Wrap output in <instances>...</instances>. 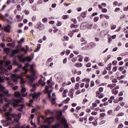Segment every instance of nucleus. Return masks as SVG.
Listing matches in <instances>:
<instances>
[{
    "label": "nucleus",
    "mask_w": 128,
    "mask_h": 128,
    "mask_svg": "<svg viewBox=\"0 0 128 128\" xmlns=\"http://www.w3.org/2000/svg\"><path fill=\"white\" fill-rule=\"evenodd\" d=\"M26 78L28 80V82L30 84V86H32V88L30 90L31 93L30 94V96H32V98H36L40 96V93L37 94L36 92H34L36 90V84H32V82H34V75H27Z\"/></svg>",
    "instance_id": "f257e3e1"
},
{
    "label": "nucleus",
    "mask_w": 128,
    "mask_h": 128,
    "mask_svg": "<svg viewBox=\"0 0 128 128\" xmlns=\"http://www.w3.org/2000/svg\"><path fill=\"white\" fill-rule=\"evenodd\" d=\"M4 64V61L2 60H0V70H2L0 72L1 74H6V76H8V73L6 72H8V70H10L12 68V66L10 65V61L6 60L4 62V66H2Z\"/></svg>",
    "instance_id": "f03ea898"
},
{
    "label": "nucleus",
    "mask_w": 128,
    "mask_h": 128,
    "mask_svg": "<svg viewBox=\"0 0 128 128\" xmlns=\"http://www.w3.org/2000/svg\"><path fill=\"white\" fill-rule=\"evenodd\" d=\"M22 102V100H18L16 99H12L10 100V103L12 106L13 108H18V106H20V108H18V110L19 112H22V110L24 108V105L21 104L18 105L19 104H20V102Z\"/></svg>",
    "instance_id": "7ed1b4c3"
},
{
    "label": "nucleus",
    "mask_w": 128,
    "mask_h": 128,
    "mask_svg": "<svg viewBox=\"0 0 128 128\" xmlns=\"http://www.w3.org/2000/svg\"><path fill=\"white\" fill-rule=\"evenodd\" d=\"M4 116L7 120H12V118H14V120H16V118L20 119V118H22V114L20 113H18V114H12L8 112H7L5 113Z\"/></svg>",
    "instance_id": "20e7f679"
},
{
    "label": "nucleus",
    "mask_w": 128,
    "mask_h": 128,
    "mask_svg": "<svg viewBox=\"0 0 128 128\" xmlns=\"http://www.w3.org/2000/svg\"><path fill=\"white\" fill-rule=\"evenodd\" d=\"M45 90L46 91V92H48V96L49 100H50L52 104V105L56 104V98H52L50 96V93L52 92V89L50 90V87L48 86H45Z\"/></svg>",
    "instance_id": "39448f33"
},
{
    "label": "nucleus",
    "mask_w": 128,
    "mask_h": 128,
    "mask_svg": "<svg viewBox=\"0 0 128 128\" xmlns=\"http://www.w3.org/2000/svg\"><path fill=\"white\" fill-rule=\"evenodd\" d=\"M34 54H31L30 56H26L24 58V54H22V56H18V58L20 62H32V60H34Z\"/></svg>",
    "instance_id": "423d86ee"
},
{
    "label": "nucleus",
    "mask_w": 128,
    "mask_h": 128,
    "mask_svg": "<svg viewBox=\"0 0 128 128\" xmlns=\"http://www.w3.org/2000/svg\"><path fill=\"white\" fill-rule=\"evenodd\" d=\"M22 48L20 46V45L18 44L16 46V48L15 50H14L12 52V54H10V56L11 58H14V56H16V54H18L20 52H22Z\"/></svg>",
    "instance_id": "0eeeda50"
},
{
    "label": "nucleus",
    "mask_w": 128,
    "mask_h": 128,
    "mask_svg": "<svg viewBox=\"0 0 128 128\" xmlns=\"http://www.w3.org/2000/svg\"><path fill=\"white\" fill-rule=\"evenodd\" d=\"M18 78H20V84H24L26 82L24 80V78L22 76H18L16 74H13L12 75V80L14 82H18Z\"/></svg>",
    "instance_id": "6e6552de"
},
{
    "label": "nucleus",
    "mask_w": 128,
    "mask_h": 128,
    "mask_svg": "<svg viewBox=\"0 0 128 128\" xmlns=\"http://www.w3.org/2000/svg\"><path fill=\"white\" fill-rule=\"evenodd\" d=\"M61 124L62 126H64L65 128H70L68 124L66 123V118H62Z\"/></svg>",
    "instance_id": "1a4fd4ad"
},
{
    "label": "nucleus",
    "mask_w": 128,
    "mask_h": 128,
    "mask_svg": "<svg viewBox=\"0 0 128 128\" xmlns=\"http://www.w3.org/2000/svg\"><path fill=\"white\" fill-rule=\"evenodd\" d=\"M108 34V30H104L100 32V36L102 38H104V36H106Z\"/></svg>",
    "instance_id": "9d476101"
},
{
    "label": "nucleus",
    "mask_w": 128,
    "mask_h": 128,
    "mask_svg": "<svg viewBox=\"0 0 128 128\" xmlns=\"http://www.w3.org/2000/svg\"><path fill=\"white\" fill-rule=\"evenodd\" d=\"M55 78H56V80L58 82H62V76L60 75V74H56L55 75Z\"/></svg>",
    "instance_id": "9b49d317"
},
{
    "label": "nucleus",
    "mask_w": 128,
    "mask_h": 128,
    "mask_svg": "<svg viewBox=\"0 0 128 128\" xmlns=\"http://www.w3.org/2000/svg\"><path fill=\"white\" fill-rule=\"evenodd\" d=\"M25 92H26V88L24 87H22L21 90V94H22V96H24V97L26 96H28V92H26L24 94Z\"/></svg>",
    "instance_id": "f8f14e48"
},
{
    "label": "nucleus",
    "mask_w": 128,
    "mask_h": 128,
    "mask_svg": "<svg viewBox=\"0 0 128 128\" xmlns=\"http://www.w3.org/2000/svg\"><path fill=\"white\" fill-rule=\"evenodd\" d=\"M1 122L3 126H4L5 128L10 124V122L8 120H2Z\"/></svg>",
    "instance_id": "ddd939ff"
},
{
    "label": "nucleus",
    "mask_w": 128,
    "mask_h": 128,
    "mask_svg": "<svg viewBox=\"0 0 128 128\" xmlns=\"http://www.w3.org/2000/svg\"><path fill=\"white\" fill-rule=\"evenodd\" d=\"M50 82H52V78H50V80H48L46 82V84H48V86H48L49 88H52V84H54V83L52 82L51 83V84H50Z\"/></svg>",
    "instance_id": "4468645a"
},
{
    "label": "nucleus",
    "mask_w": 128,
    "mask_h": 128,
    "mask_svg": "<svg viewBox=\"0 0 128 128\" xmlns=\"http://www.w3.org/2000/svg\"><path fill=\"white\" fill-rule=\"evenodd\" d=\"M28 66H30V64H25L24 66L22 68V70L24 71V74H28V68H28Z\"/></svg>",
    "instance_id": "2eb2a0df"
},
{
    "label": "nucleus",
    "mask_w": 128,
    "mask_h": 128,
    "mask_svg": "<svg viewBox=\"0 0 128 128\" xmlns=\"http://www.w3.org/2000/svg\"><path fill=\"white\" fill-rule=\"evenodd\" d=\"M81 44L80 46H86V44H88V42H86V39H84V38H81Z\"/></svg>",
    "instance_id": "dca6fc26"
},
{
    "label": "nucleus",
    "mask_w": 128,
    "mask_h": 128,
    "mask_svg": "<svg viewBox=\"0 0 128 128\" xmlns=\"http://www.w3.org/2000/svg\"><path fill=\"white\" fill-rule=\"evenodd\" d=\"M28 46H26V48H21V50L22 52H24L25 54H26L28 52Z\"/></svg>",
    "instance_id": "f3484780"
},
{
    "label": "nucleus",
    "mask_w": 128,
    "mask_h": 128,
    "mask_svg": "<svg viewBox=\"0 0 128 128\" xmlns=\"http://www.w3.org/2000/svg\"><path fill=\"white\" fill-rule=\"evenodd\" d=\"M96 98H104V96L100 92H96Z\"/></svg>",
    "instance_id": "a211bd4d"
},
{
    "label": "nucleus",
    "mask_w": 128,
    "mask_h": 128,
    "mask_svg": "<svg viewBox=\"0 0 128 128\" xmlns=\"http://www.w3.org/2000/svg\"><path fill=\"white\" fill-rule=\"evenodd\" d=\"M82 26L83 28H87L88 22H84L81 24L80 27Z\"/></svg>",
    "instance_id": "6ab92c4d"
},
{
    "label": "nucleus",
    "mask_w": 128,
    "mask_h": 128,
    "mask_svg": "<svg viewBox=\"0 0 128 128\" xmlns=\"http://www.w3.org/2000/svg\"><path fill=\"white\" fill-rule=\"evenodd\" d=\"M4 92L7 96H12V94L8 93V90H4Z\"/></svg>",
    "instance_id": "aec40b11"
},
{
    "label": "nucleus",
    "mask_w": 128,
    "mask_h": 128,
    "mask_svg": "<svg viewBox=\"0 0 128 128\" xmlns=\"http://www.w3.org/2000/svg\"><path fill=\"white\" fill-rule=\"evenodd\" d=\"M38 26L40 30H44V26L42 24H38Z\"/></svg>",
    "instance_id": "412c9836"
},
{
    "label": "nucleus",
    "mask_w": 128,
    "mask_h": 128,
    "mask_svg": "<svg viewBox=\"0 0 128 128\" xmlns=\"http://www.w3.org/2000/svg\"><path fill=\"white\" fill-rule=\"evenodd\" d=\"M22 68V66L18 65L17 68L14 70V72H20V68Z\"/></svg>",
    "instance_id": "4be33fe9"
},
{
    "label": "nucleus",
    "mask_w": 128,
    "mask_h": 128,
    "mask_svg": "<svg viewBox=\"0 0 128 128\" xmlns=\"http://www.w3.org/2000/svg\"><path fill=\"white\" fill-rule=\"evenodd\" d=\"M93 26V24L92 23H88L87 24V28L88 30H92V28Z\"/></svg>",
    "instance_id": "5701e85b"
},
{
    "label": "nucleus",
    "mask_w": 128,
    "mask_h": 128,
    "mask_svg": "<svg viewBox=\"0 0 128 128\" xmlns=\"http://www.w3.org/2000/svg\"><path fill=\"white\" fill-rule=\"evenodd\" d=\"M74 66H76V68H82V64L76 63L74 64Z\"/></svg>",
    "instance_id": "b1692460"
},
{
    "label": "nucleus",
    "mask_w": 128,
    "mask_h": 128,
    "mask_svg": "<svg viewBox=\"0 0 128 128\" xmlns=\"http://www.w3.org/2000/svg\"><path fill=\"white\" fill-rule=\"evenodd\" d=\"M10 104H7L3 107L4 112H6L8 110V108Z\"/></svg>",
    "instance_id": "393cba45"
},
{
    "label": "nucleus",
    "mask_w": 128,
    "mask_h": 128,
    "mask_svg": "<svg viewBox=\"0 0 128 128\" xmlns=\"http://www.w3.org/2000/svg\"><path fill=\"white\" fill-rule=\"evenodd\" d=\"M4 96V94H2L0 93V104H2L4 102V99L2 98V97Z\"/></svg>",
    "instance_id": "a878e982"
},
{
    "label": "nucleus",
    "mask_w": 128,
    "mask_h": 128,
    "mask_svg": "<svg viewBox=\"0 0 128 128\" xmlns=\"http://www.w3.org/2000/svg\"><path fill=\"white\" fill-rule=\"evenodd\" d=\"M112 94H115V96H116V94H118V90H116V89H112Z\"/></svg>",
    "instance_id": "bb28decb"
},
{
    "label": "nucleus",
    "mask_w": 128,
    "mask_h": 128,
    "mask_svg": "<svg viewBox=\"0 0 128 128\" xmlns=\"http://www.w3.org/2000/svg\"><path fill=\"white\" fill-rule=\"evenodd\" d=\"M22 94L20 92H15L14 93V96H17L18 98L20 97Z\"/></svg>",
    "instance_id": "cd10ccee"
},
{
    "label": "nucleus",
    "mask_w": 128,
    "mask_h": 128,
    "mask_svg": "<svg viewBox=\"0 0 128 128\" xmlns=\"http://www.w3.org/2000/svg\"><path fill=\"white\" fill-rule=\"evenodd\" d=\"M4 52H6V54H9L10 52V48H4Z\"/></svg>",
    "instance_id": "c85d7f7f"
},
{
    "label": "nucleus",
    "mask_w": 128,
    "mask_h": 128,
    "mask_svg": "<svg viewBox=\"0 0 128 128\" xmlns=\"http://www.w3.org/2000/svg\"><path fill=\"white\" fill-rule=\"evenodd\" d=\"M30 72H32L33 74H34V64L30 65Z\"/></svg>",
    "instance_id": "c756f323"
},
{
    "label": "nucleus",
    "mask_w": 128,
    "mask_h": 128,
    "mask_svg": "<svg viewBox=\"0 0 128 128\" xmlns=\"http://www.w3.org/2000/svg\"><path fill=\"white\" fill-rule=\"evenodd\" d=\"M106 70H112V63H110L108 64V66L106 68Z\"/></svg>",
    "instance_id": "7c9ffc66"
},
{
    "label": "nucleus",
    "mask_w": 128,
    "mask_h": 128,
    "mask_svg": "<svg viewBox=\"0 0 128 128\" xmlns=\"http://www.w3.org/2000/svg\"><path fill=\"white\" fill-rule=\"evenodd\" d=\"M53 114L52 112L50 111V110H48L45 112V114Z\"/></svg>",
    "instance_id": "2f4dec72"
},
{
    "label": "nucleus",
    "mask_w": 128,
    "mask_h": 128,
    "mask_svg": "<svg viewBox=\"0 0 128 128\" xmlns=\"http://www.w3.org/2000/svg\"><path fill=\"white\" fill-rule=\"evenodd\" d=\"M60 128V124L58 123L55 126H53V128Z\"/></svg>",
    "instance_id": "473e14b6"
},
{
    "label": "nucleus",
    "mask_w": 128,
    "mask_h": 128,
    "mask_svg": "<svg viewBox=\"0 0 128 128\" xmlns=\"http://www.w3.org/2000/svg\"><path fill=\"white\" fill-rule=\"evenodd\" d=\"M4 32H10V29L8 28V27H5L4 28Z\"/></svg>",
    "instance_id": "72a5a7b5"
},
{
    "label": "nucleus",
    "mask_w": 128,
    "mask_h": 128,
    "mask_svg": "<svg viewBox=\"0 0 128 128\" xmlns=\"http://www.w3.org/2000/svg\"><path fill=\"white\" fill-rule=\"evenodd\" d=\"M4 78L6 77L2 78V76H0V82H4Z\"/></svg>",
    "instance_id": "f704fd0d"
},
{
    "label": "nucleus",
    "mask_w": 128,
    "mask_h": 128,
    "mask_svg": "<svg viewBox=\"0 0 128 128\" xmlns=\"http://www.w3.org/2000/svg\"><path fill=\"white\" fill-rule=\"evenodd\" d=\"M41 45L40 44H38L37 46V49L34 50L35 52H38L40 50V48Z\"/></svg>",
    "instance_id": "c9c22d12"
},
{
    "label": "nucleus",
    "mask_w": 128,
    "mask_h": 128,
    "mask_svg": "<svg viewBox=\"0 0 128 128\" xmlns=\"http://www.w3.org/2000/svg\"><path fill=\"white\" fill-rule=\"evenodd\" d=\"M71 22H74V24H76L78 22V21H76V18H72Z\"/></svg>",
    "instance_id": "e433bc0d"
},
{
    "label": "nucleus",
    "mask_w": 128,
    "mask_h": 128,
    "mask_svg": "<svg viewBox=\"0 0 128 128\" xmlns=\"http://www.w3.org/2000/svg\"><path fill=\"white\" fill-rule=\"evenodd\" d=\"M10 44L12 48H14V46H16V41L13 42L12 43H10Z\"/></svg>",
    "instance_id": "4c0bfd02"
},
{
    "label": "nucleus",
    "mask_w": 128,
    "mask_h": 128,
    "mask_svg": "<svg viewBox=\"0 0 128 128\" xmlns=\"http://www.w3.org/2000/svg\"><path fill=\"white\" fill-rule=\"evenodd\" d=\"M70 92L72 94V96L71 98H74V96H74V89H70Z\"/></svg>",
    "instance_id": "58836bf2"
},
{
    "label": "nucleus",
    "mask_w": 128,
    "mask_h": 128,
    "mask_svg": "<svg viewBox=\"0 0 128 128\" xmlns=\"http://www.w3.org/2000/svg\"><path fill=\"white\" fill-rule=\"evenodd\" d=\"M62 18L64 20H66L70 18V16H68V15H64L62 16Z\"/></svg>",
    "instance_id": "ea45409f"
},
{
    "label": "nucleus",
    "mask_w": 128,
    "mask_h": 128,
    "mask_svg": "<svg viewBox=\"0 0 128 128\" xmlns=\"http://www.w3.org/2000/svg\"><path fill=\"white\" fill-rule=\"evenodd\" d=\"M24 42V38H22L20 40L18 41V44H22V42Z\"/></svg>",
    "instance_id": "a19ab883"
},
{
    "label": "nucleus",
    "mask_w": 128,
    "mask_h": 128,
    "mask_svg": "<svg viewBox=\"0 0 128 128\" xmlns=\"http://www.w3.org/2000/svg\"><path fill=\"white\" fill-rule=\"evenodd\" d=\"M88 60H90V58H88V57L86 56L84 58V62H88Z\"/></svg>",
    "instance_id": "79ce46f5"
},
{
    "label": "nucleus",
    "mask_w": 128,
    "mask_h": 128,
    "mask_svg": "<svg viewBox=\"0 0 128 128\" xmlns=\"http://www.w3.org/2000/svg\"><path fill=\"white\" fill-rule=\"evenodd\" d=\"M78 88H80V84L77 83L75 85V89L78 90Z\"/></svg>",
    "instance_id": "37998d69"
},
{
    "label": "nucleus",
    "mask_w": 128,
    "mask_h": 128,
    "mask_svg": "<svg viewBox=\"0 0 128 128\" xmlns=\"http://www.w3.org/2000/svg\"><path fill=\"white\" fill-rule=\"evenodd\" d=\"M42 22H44V24H46V22H48V18H44L42 20Z\"/></svg>",
    "instance_id": "c03bdc74"
},
{
    "label": "nucleus",
    "mask_w": 128,
    "mask_h": 128,
    "mask_svg": "<svg viewBox=\"0 0 128 128\" xmlns=\"http://www.w3.org/2000/svg\"><path fill=\"white\" fill-rule=\"evenodd\" d=\"M78 30H79L78 29L73 30L72 31V34H74V32H78Z\"/></svg>",
    "instance_id": "a18cd8bd"
},
{
    "label": "nucleus",
    "mask_w": 128,
    "mask_h": 128,
    "mask_svg": "<svg viewBox=\"0 0 128 128\" xmlns=\"http://www.w3.org/2000/svg\"><path fill=\"white\" fill-rule=\"evenodd\" d=\"M99 91H98V92H104V88L102 87H100L99 88V90H98Z\"/></svg>",
    "instance_id": "49530a36"
},
{
    "label": "nucleus",
    "mask_w": 128,
    "mask_h": 128,
    "mask_svg": "<svg viewBox=\"0 0 128 128\" xmlns=\"http://www.w3.org/2000/svg\"><path fill=\"white\" fill-rule=\"evenodd\" d=\"M98 20H99L98 16H96L94 18V22H98Z\"/></svg>",
    "instance_id": "de8ad7c7"
},
{
    "label": "nucleus",
    "mask_w": 128,
    "mask_h": 128,
    "mask_svg": "<svg viewBox=\"0 0 128 128\" xmlns=\"http://www.w3.org/2000/svg\"><path fill=\"white\" fill-rule=\"evenodd\" d=\"M32 22H36V16H33L32 18Z\"/></svg>",
    "instance_id": "09e8293b"
},
{
    "label": "nucleus",
    "mask_w": 128,
    "mask_h": 128,
    "mask_svg": "<svg viewBox=\"0 0 128 128\" xmlns=\"http://www.w3.org/2000/svg\"><path fill=\"white\" fill-rule=\"evenodd\" d=\"M116 28V26L114 24L111 25V30H114Z\"/></svg>",
    "instance_id": "8fccbe9b"
},
{
    "label": "nucleus",
    "mask_w": 128,
    "mask_h": 128,
    "mask_svg": "<svg viewBox=\"0 0 128 128\" xmlns=\"http://www.w3.org/2000/svg\"><path fill=\"white\" fill-rule=\"evenodd\" d=\"M4 90V86L2 85H0V90L2 91Z\"/></svg>",
    "instance_id": "3c124183"
},
{
    "label": "nucleus",
    "mask_w": 128,
    "mask_h": 128,
    "mask_svg": "<svg viewBox=\"0 0 128 128\" xmlns=\"http://www.w3.org/2000/svg\"><path fill=\"white\" fill-rule=\"evenodd\" d=\"M81 16H82V18H86V12H82L81 14Z\"/></svg>",
    "instance_id": "603ef678"
},
{
    "label": "nucleus",
    "mask_w": 128,
    "mask_h": 128,
    "mask_svg": "<svg viewBox=\"0 0 128 128\" xmlns=\"http://www.w3.org/2000/svg\"><path fill=\"white\" fill-rule=\"evenodd\" d=\"M100 116H101V118H104V116H106V113H101Z\"/></svg>",
    "instance_id": "864d4df0"
},
{
    "label": "nucleus",
    "mask_w": 128,
    "mask_h": 128,
    "mask_svg": "<svg viewBox=\"0 0 128 128\" xmlns=\"http://www.w3.org/2000/svg\"><path fill=\"white\" fill-rule=\"evenodd\" d=\"M117 62H118L116 60H114L112 62V64H113V66H116Z\"/></svg>",
    "instance_id": "5fc2aeb1"
},
{
    "label": "nucleus",
    "mask_w": 128,
    "mask_h": 128,
    "mask_svg": "<svg viewBox=\"0 0 128 128\" xmlns=\"http://www.w3.org/2000/svg\"><path fill=\"white\" fill-rule=\"evenodd\" d=\"M92 106L93 108H96V106H98V104L96 102L92 103Z\"/></svg>",
    "instance_id": "6e6d98bb"
},
{
    "label": "nucleus",
    "mask_w": 128,
    "mask_h": 128,
    "mask_svg": "<svg viewBox=\"0 0 128 128\" xmlns=\"http://www.w3.org/2000/svg\"><path fill=\"white\" fill-rule=\"evenodd\" d=\"M66 56H68V54H70V50H66Z\"/></svg>",
    "instance_id": "4d7b16f0"
},
{
    "label": "nucleus",
    "mask_w": 128,
    "mask_h": 128,
    "mask_svg": "<svg viewBox=\"0 0 128 128\" xmlns=\"http://www.w3.org/2000/svg\"><path fill=\"white\" fill-rule=\"evenodd\" d=\"M32 9L33 10L36 11V6H32Z\"/></svg>",
    "instance_id": "13d9d810"
},
{
    "label": "nucleus",
    "mask_w": 128,
    "mask_h": 128,
    "mask_svg": "<svg viewBox=\"0 0 128 128\" xmlns=\"http://www.w3.org/2000/svg\"><path fill=\"white\" fill-rule=\"evenodd\" d=\"M56 26H62V22H60V21H58Z\"/></svg>",
    "instance_id": "bf43d9fd"
},
{
    "label": "nucleus",
    "mask_w": 128,
    "mask_h": 128,
    "mask_svg": "<svg viewBox=\"0 0 128 128\" xmlns=\"http://www.w3.org/2000/svg\"><path fill=\"white\" fill-rule=\"evenodd\" d=\"M108 114H109V116H110V114H112V110H109L108 112Z\"/></svg>",
    "instance_id": "052dcab7"
},
{
    "label": "nucleus",
    "mask_w": 128,
    "mask_h": 128,
    "mask_svg": "<svg viewBox=\"0 0 128 128\" xmlns=\"http://www.w3.org/2000/svg\"><path fill=\"white\" fill-rule=\"evenodd\" d=\"M6 8V5H4L1 9V10H4V8Z\"/></svg>",
    "instance_id": "680f3d73"
},
{
    "label": "nucleus",
    "mask_w": 128,
    "mask_h": 128,
    "mask_svg": "<svg viewBox=\"0 0 128 128\" xmlns=\"http://www.w3.org/2000/svg\"><path fill=\"white\" fill-rule=\"evenodd\" d=\"M108 88H110V90H112V88H114V86L112 84L108 85Z\"/></svg>",
    "instance_id": "e2e57ef3"
},
{
    "label": "nucleus",
    "mask_w": 128,
    "mask_h": 128,
    "mask_svg": "<svg viewBox=\"0 0 128 128\" xmlns=\"http://www.w3.org/2000/svg\"><path fill=\"white\" fill-rule=\"evenodd\" d=\"M90 66H92V64L90 62L86 64V68H90Z\"/></svg>",
    "instance_id": "0e129e2a"
},
{
    "label": "nucleus",
    "mask_w": 128,
    "mask_h": 128,
    "mask_svg": "<svg viewBox=\"0 0 128 128\" xmlns=\"http://www.w3.org/2000/svg\"><path fill=\"white\" fill-rule=\"evenodd\" d=\"M112 70L113 72H116V70H118V68H116V66H114L112 68Z\"/></svg>",
    "instance_id": "69168bd1"
},
{
    "label": "nucleus",
    "mask_w": 128,
    "mask_h": 128,
    "mask_svg": "<svg viewBox=\"0 0 128 128\" xmlns=\"http://www.w3.org/2000/svg\"><path fill=\"white\" fill-rule=\"evenodd\" d=\"M42 4V0H40L37 2L38 4Z\"/></svg>",
    "instance_id": "338daca9"
},
{
    "label": "nucleus",
    "mask_w": 128,
    "mask_h": 128,
    "mask_svg": "<svg viewBox=\"0 0 128 128\" xmlns=\"http://www.w3.org/2000/svg\"><path fill=\"white\" fill-rule=\"evenodd\" d=\"M118 1H115L113 2V5L114 6H118Z\"/></svg>",
    "instance_id": "774afa93"
}]
</instances>
